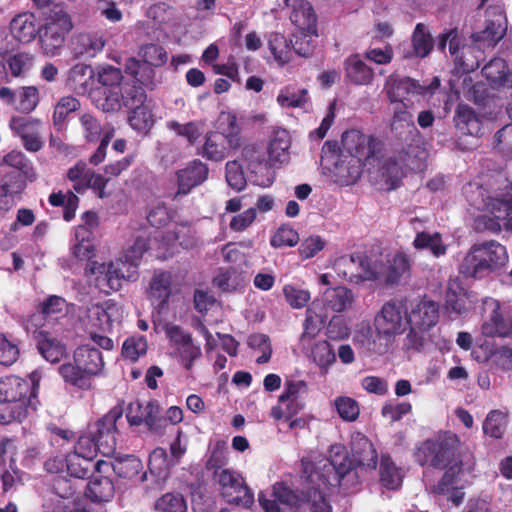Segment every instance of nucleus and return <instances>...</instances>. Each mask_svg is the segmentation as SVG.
Returning <instances> with one entry per match:
<instances>
[{
  "label": "nucleus",
  "instance_id": "15",
  "mask_svg": "<svg viewBox=\"0 0 512 512\" xmlns=\"http://www.w3.org/2000/svg\"><path fill=\"white\" fill-rule=\"evenodd\" d=\"M173 277L171 272L155 270L147 289V299L155 307L158 313L168 308L169 299L172 295Z\"/></svg>",
  "mask_w": 512,
  "mask_h": 512
},
{
  "label": "nucleus",
  "instance_id": "42",
  "mask_svg": "<svg viewBox=\"0 0 512 512\" xmlns=\"http://www.w3.org/2000/svg\"><path fill=\"white\" fill-rule=\"evenodd\" d=\"M101 268L104 270V274L96 278L99 289L105 294L119 291L124 280L123 271L113 262H110L107 267L103 264Z\"/></svg>",
  "mask_w": 512,
  "mask_h": 512
},
{
  "label": "nucleus",
  "instance_id": "14",
  "mask_svg": "<svg viewBox=\"0 0 512 512\" xmlns=\"http://www.w3.org/2000/svg\"><path fill=\"white\" fill-rule=\"evenodd\" d=\"M165 332L183 367L192 370L194 362L202 356L201 347L194 343L192 334L179 325L167 326Z\"/></svg>",
  "mask_w": 512,
  "mask_h": 512
},
{
  "label": "nucleus",
  "instance_id": "9",
  "mask_svg": "<svg viewBox=\"0 0 512 512\" xmlns=\"http://www.w3.org/2000/svg\"><path fill=\"white\" fill-rule=\"evenodd\" d=\"M342 149L344 153L368 165L372 164L379 157L383 149V143L373 135H367L360 130L351 129L342 135Z\"/></svg>",
  "mask_w": 512,
  "mask_h": 512
},
{
  "label": "nucleus",
  "instance_id": "7",
  "mask_svg": "<svg viewBox=\"0 0 512 512\" xmlns=\"http://www.w3.org/2000/svg\"><path fill=\"white\" fill-rule=\"evenodd\" d=\"M408 299L393 298L385 302L374 318L376 333L391 338L402 334L408 323Z\"/></svg>",
  "mask_w": 512,
  "mask_h": 512
},
{
  "label": "nucleus",
  "instance_id": "19",
  "mask_svg": "<svg viewBox=\"0 0 512 512\" xmlns=\"http://www.w3.org/2000/svg\"><path fill=\"white\" fill-rule=\"evenodd\" d=\"M438 320L439 305L429 299L420 300L408 312L409 326L417 327L421 331H428L438 323Z\"/></svg>",
  "mask_w": 512,
  "mask_h": 512
},
{
  "label": "nucleus",
  "instance_id": "57",
  "mask_svg": "<svg viewBox=\"0 0 512 512\" xmlns=\"http://www.w3.org/2000/svg\"><path fill=\"white\" fill-rule=\"evenodd\" d=\"M125 71L133 77L134 82L149 87L153 85L154 70L153 68L140 63L136 59H130L126 66Z\"/></svg>",
  "mask_w": 512,
  "mask_h": 512
},
{
  "label": "nucleus",
  "instance_id": "26",
  "mask_svg": "<svg viewBox=\"0 0 512 512\" xmlns=\"http://www.w3.org/2000/svg\"><path fill=\"white\" fill-rule=\"evenodd\" d=\"M482 74L492 88H512V73L502 58H493L483 68Z\"/></svg>",
  "mask_w": 512,
  "mask_h": 512
},
{
  "label": "nucleus",
  "instance_id": "30",
  "mask_svg": "<svg viewBox=\"0 0 512 512\" xmlns=\"http://www.w3.org/2000/svg\"><path fill=\"white\" fill-rule=\"evenodd\" d=\"M58 372L64 382L80 390H89L92 387L93 377L86 373L80 365L72 360L59 366Z\"/></svg>",
  "mask_w": 512,
  "mask_h": 512
},
{
  "label": "nucleus",
  "instance_id": "27",
  "mask_svg": "<svg viewBox=\"0 0 512 512\" xmlns=\"http://www.w3.org/2000/svg\"><path fill=\"white\" fill-rule=\"evenodd\" d=\"M452 56L458 71L468 74L479 68L483 58V50L475 44L467 45L464 40L458 51Z\"/></svg>",
  "mask_w": 512,
  "mask_h": 512
},
{
  "label": "nucleus",
  "instance_id": "61",
  "mask_svg": "<svg viewBox=\"0 0 512 512\" xmlns=\"http://www.w3.org/2000/svg\"><path fill=\"white\" fill-rule=\"evenodd\" d=\"M299 242L298 232L290 225H281L270 238L273 248L294 247Z\"/></svg>",
  "mask_w": 512,
  "mask_h": 512
},
{
  "label": "nucleus",
  "instance_id": "6",
  "mask_svg": "<svg viewBox=\"0 0 512 512\" xmlns=\"http://www.w3.org/2000/svg\"><path fill=\"white\" fill-rule=\"evenodd\" d=\"M72 29L73 22L69 13L60 6L51 8L39 31V42L44 54L51 57L59 55Z\"/></svg>",
  "mask_w": 512,
  "mask_h": 512
},
{
  "label": "nucleus",
  "instance_id": "55",
  "mask_svg": "<svg viewBox=\"0 0 512 512\" xmlns=\"http://www.w3.org/2000/svg\"><path fill=\"white\" fill-rule=\"evenodd\" d=\"M439 86L440 79L438 77H434L428 85H422L410 77L398 78V88L402 89L404 93H411L412 95L426 96L433 94Z\"/></svg>",
  "mask_w": 512,
  "mask_h": 512
},
{
  "label": "nucleus",
  "instance_id": "64",
  "mask_svg": "<svg viewBox=\"0 0 512 512\" xmlns=\"http://www.w3.org/2000/svg\"><path fill=\"white\" fill-rule=\"evenodd\" d=\"M98 452L101 453L100 443L96 441L92 432L80 436L74 447V453L91 461H94Z\"/></svg>",
  "mask_w": 512,
  "mask_h": 512
},
{
  "label": "nucleus",
  "instance_id": "33",
  "mask_svg": "<svg viewBox=\"0 0 512 512\" xmlns=\"http://www.w3.org/2000/svg\"><path fill=\"white\" fill-rule=\"evenodd\" d=\"M122 89L95 87L90 90L92 103L104 112H115L121 108Z\"/></svg>",
  "mask_w": 512,
  "mask_h": 512
},
{
  "label": "nucleus",
  "instance_id": "4",
  "mask_svg": "<svg viewBox=\"0 0 512 512\" xmlns=\"http://www.w3.org/2000/svg\"><path fill=\"white\" fill-rule=\"evenodd\" d=\"M508 261L507 249L496 240L473 244L459 265L465 278L483 279L501 269Z\"/></svg>",
  "mask_w": 512,
  "mask_h": 512
},
{
  "label": "nucleus",
  "instance_id": "62",
  "mask_svg": "<svg viewBox=\"0 0 512 512\" xmlns=\"http://www.w3.org/2000/svg\"><path fill=\"white\" fill-rule=\"evenodd\" d=\"M225 178L228 185L237 192L242 191L247 185L242 165L236 160L226 163Z\"/></svg>",
  "mask_w": 512,
  "mask_h": 512
},
{
  "label": "nucleus",
  "instance_id": "54",
  "mask_svg": "<svg viewBox=\"0 0 512 512\" xmlns=\"http://www.w3.org/2000/svg\"><path fill=\"white\" fill-rule=\"evenodd\" d=\"M52 491L57 497L56 506L64 505V503L75 502L76 487L74 483L64 477L56 476L52 481Z\"/></svg>",
  "mask_w": 512,
  "mask_h": 512
},
{
  "label": "nucleus",
  "instance_id": "48",
  "mask_svg": "<svg viewBox=\"0 0 512 512\" xmlns=\"http://www.w3.org/2000/svg\"><path fill=\"white\" fill-rule=\"evenodd\" d=\"M187 509V501L179 492H167L154 502L156 512H187Z\"/></svg>",
  "mask_w": 512,
  "mask_h": 512
},
{
  "label": "nucleus",
  "instance_id": "25",
  "mask_svg": "<svg viewBox=\"0 0 512 512\" xmlns=\"http://www.w3.org/2000/svg\"><path fill=\"white\" fill-rule=\"evenodd\" d=\"M73 360L93 378L98 376L104 368L101 351L90 345L79 346L73 353Z\"/></svg>",
  "mask_w": 512,
  "mask_h": 512
},
{
  "label": "nucleus",
  "instance_id": "2",
  "mask_svg": "<svg viewBox=\"0 0 512 512\" xmlns=\"http://www.w3.org/2000/svg\"><path fill=\"white\" fill-rule=\"evenodd\" d=\"M39 382L16 375L0 377V424L22 422L39 404Z\"/></svg>",
  "mask_w": 512,
  "mask_h": 512
},
{
  "label": "nucleus",
  "instance_id": "21",
  "mask_svg": "<svg viewBox=\"0 0 512 512\" xmlns=\"http://www.w3.org/2000/svg\"><path fill=\"white\" fill-rule=\"evenodd\" d=\"M291 8L290 20L300 30L310 34L317 33V16L311 3L307 0H284Z\"/></svg>",
  "mask_w": 512,
  "mask_h": 512
},
{
  "label": "nucleus",
  "instance_id": "46",
  "mask_svg": "<svg viewBox=\"0 0 512 512\" xmlns=\"http://www.w3.org/2000/svg\"><path fill=\"white\" fill-rule=\"evenodd\" d=\"M507 416L500 410H491L484 422L483 433L493 439H502L507 429Z\"/></svg>",
  "mask_w": 512,
  "mask_h": 512
},
{
  "label": "nucleus",
  "instance_id": "35",
  "mask_svg": "<svg viewBox=\"0 0 512 512\" xmlns=\"http://www.w3.org/2000/svg\"><path fill=\"white\" fill-rule=\"evenodd\" d=\"M81 107L80 101L74 96L61 97L56 103L52 115L53 126L57 131L67 127V118Z\"/></svg>",
  "mask_w": 512,
  "mask_h": 512
},
{
  "label": "nucleus",
  "instance_id": "11",
  "mask_svg": "<svg viewBox=\"0 0 512 512\" xmlns=\"http://www.w3.org/2000/svg\"><path fill=\"white\" fill-rule=\"evenodd\" d=\"M339 277L352 284L374 281L377 272L371 266L370 258L363 253H354L337 258L333 266Z\"/></svg>",
  "mask_w": 512,
  "mask_h": 512
},
{
  "label": "nucleus",
  "instance_id": "29",
  "mask_svg": "<svg viewBox=\"0 0 512 512\" xmlns=\"http://www.w3.org/2000/svg\"><path fill=\"white\" fill-rule=\"evenodd\" d=\"M39 353L49 362H59L66 355V346L47 331H39L36 336Z\"/></svg>",
  "mask_w": 512,
  "mask_h": 512
},
{
  "label": "nucleus",
  "instance_id": "49",
  "mask_svg": "<svg viewBox=\"0 0 512 512\" xmlns=\"http://www.w3.org/2000/svg\"><path fill=\"white\" fill-rule=\"evenodd\" d=\"M39 101L40 96L37 87L25 86L16 89V102L14 107L18 111L29 114L35 110Z\"/></svg>",
  "mask_w": 512,
  "mask_h": 512
},
{
  "label": "nucleus",
  "instance_id": "44",
  "mask_svg": "<svg viewBox=\"0 0 512 512\" xmlns=\"http://www.w3.org/2000/svg\"><path fill=\"white\" fill-rule=\"evenodd\" d=\"M48 201L54 207H63V218L65 221L70 222L75 218L80 200L73 191L69 190L66 194L62 191L51 193Z\"/></svg>",
  "mask_w": 512,
  "mask_h": 512
},
{
  "label": "nucleus",
  "instance_id": "10",
  "mask_svg": "<svg viewBox=\"0 0 512 512\" xmlns=\"http://www.w3.org/2000/svg\"><path fill=\"white\" fill-rule=\"evenodd\" d=\"M214 477L217 478L221 497L228 504L249 508L254 503V494L239 473L222 469L215 471Z\"/></svg>",
  "mask_w": 512,
  "mask_h": 512
},
{
  "label": "nucleus",
  "instance_id": "52",
  "mask_svg": "<svg viewBox=\"0 0 512 512\" xmlns=\"http://www.w3.org/2000/svg\"><path fill=\"white\" fill-rule=\"evenodd\" d=\"M90 173L91 168L84 161H78L68 169L67 178L73 183L74 192L84 194L87 191V181L89 180Z\"/></svg>",
  "mask_w": 512,
  "mask_h": 512
},
{
  "label": "nucleus",
  "instance_id": "39",
  "mask_svg": "<svg viewBox=\"0 0 512 512\" xmlns=\"http://www.w3.org/2000/svg\"><path fill=\"white\" fill-rule=\"evenodd\" d=\"M506 33V25L500 19L487 20L483 30L472 33L471 38L475 44L480 43L484 46H494Z\"/></svg>",
  "mask_w": 512,
  "mask_h": 512
},
{
  "label": "nucleus",
  "instance_id": "53",
  "mask_svg": "<svg viewBox=\"0 0 512 512\" xmlns=\"http://www.w3.org/2000/svg\"><path fill=\"white\" fill-rule=\"evenodd\" d=\"M139 55L143 60V64L149 67H161L167 60L168 55L166 50L159 44L148 43L142 45Z\"/></svg>",
  "mask_w": 512,
  "mask_h": 512
},
{
  "label": "nucleus",
  "instance_id": "36",
  "mask_svg": "<svg viewBox=\"0 0 512 512\" xmlns=\"http://www.w3.org/2000/svg\"><path fill=\"white\" fill-rule=\"evenodd\" d=\"M73 44L76 55L94 57L103 50L105 40L97 33H80L75 37Z\"/></svg>",
  "mask_w": 512,
  "mask_h": 512
},
{
  "label": "nucleus",
  "instance_id": "17",
  "mask_svg": "<svg viewBox=\"0 0 512 512\" xmlns=\"http://www.w3.org/2000/svg\"><path fill=\"white\" fill-rule=\"evenodd\" d=\"M208 174L207 164L199 159L190 161L185 168L178 170L176 173L178 190L174 198L190 193L193 188L207 180Z\"/></svg>",
  "mask_w": 512,
  "mask_h": 512
},
{
  "label": "nucleus",
  "instance_id": "59",
  "mask_svg": "<svg viewBox=\"0 0 512 512\" xmlns=\"http://www.w3.org/2000/svg\"><path fill=\"white\" fill-rule=\"evenodd\" d=\"M148 349L147 339L144 336L128 337L122 346V356L132 362L137 361L141 356L145 355Z\"/></svg>",
  "mask_w": 512,
  "mask_h": 512
},
{
  "label": "nucleus",
  "instance_id": "51",
  "mask_svg": "<svg viewBox=\"0 0 512 512\" xmlns=\"http://www.w3.org/2000/svg\"><path fill=\"white\" fill-rule=\"evenodd\" d=\"M143 86L137 82L131 85L125 83L122 87L121 106L128 109L145 106L147 96Z\"/></svg>",
  "mask_w": 512,
  "mask_h": 512
},
{
  "label": "nucleus",
  "instance_id": "18",
  "mask_svg": "<svg viewBox=\"0 0 512 512\" xmlns=\"http://www.w3.org/2000/svg\"><path fill=\"white\" fill-rule=\"evenodd\" d=\"M333 173L336 182L342 186H348L355 184L361 177L364 167L366 166L358 159L349 156L344 153V150L339 151V155H336V159L332 162Z\"/></svg>",
  "mask_w": 512,
  "mask_h": 512
},
{
  "label": "nucleus",
  "instance_id": "58",
  "mask_svg": "<svg viewBox=\"0 0 512 512\" xmlns=\"http://www.w3.org/2000/svg\"><path fill=\"white\" fill-rule=\"evenodd\" d=\"M308 100V91L304 88L294 90L287 87L282 89L277 96L278 104L282 107L288 108L303 107Z\"/></svg>",
  "mask_w": 512,
  "mask_h": 512
},
{
  "label": "nucleus",
  "instance_id": "22",
  "mask_svg": "<svg viewBox=\"0 0 512 512\" xmlns=\"http://www.w3.org/2000/svg\"><path fill=\"white\" fill-rule=\"evenodd\" d=\"M10 31L17 41L30 43L39 36L40 26L34 13L23 12L12 19Z\"/></svg>",
  "mask_w": 512,
  "mask_h": 512
},
{
  "label": "nucleus",
  "instance_id": "24",
  "mask_svg": "<svg viewBox=\"0 0 512 512\" xmlns=\"http://www.w3.org/2000/svg\"><path fill=\"white\" fill-rule=\"evenodd\" d=\"M345 79L356 86H366L372 83L374 71L359 54H352L344 61Z\"/></svg>",
  "mask_w": 512,
  "mask_h": 512
},
{
  "label": "nucleus",
  "instance_id": "63",
  "mask_svg": "<svg viewBox=\"0 0 512 512\" xmlns=\"http://www.w3.org/2000/svg\"><path fill=\"white\" fill-rule=\"evenodd\" d=\"M335 407L339 417L346 422H354L359 417V404L355 399L351 397L340 396L336 398Z\"/></svg>",
  "mask_w": 512,
  "mask_h": 512
},
{
  "label": "nucleus",
  "instance_id": "13",
  "mask_svg": "<svg viewBox=\"0 0 512 512\" xmlns=\"http://www.w3.org/2000/svg\"><path fill=\"white\" fill-rule=\"evenodd\" d=\"M123 408L120 405L111 408L103 417L94 424V429L90 430L100 443L101 454L110 455L114 453L117 447V437L119 429L117 422L123 417Z\"/></svg>",
  "mask_w": 512,
  "mask_h": 512
},
{
  "label": "nucleus",
  "instance_id": "31",
  "mask_svg": "<svg viewBox=\"0 0 512 512\" xmlns=\"http://www.w3.org/2000/svg\"><path fill=\"white\" fill-rule=\"evenodd\" d=\"M322 302L326 310L343 312L354 302V293L344 286L327 288L323 293Z\"/></svg>",
  "mask_w": 512,
  "mask_h": 512
},
{
  "label": "nucleus",
  "instance_id": "12",
  "mask_svg": "<svg viewBox=\"0 0 512 512\" xmlns=\"http://www.w3.org/2000/svg\"><path fill=\"white\" fill-rule=\"evenodd\" d=\"M126 418L131 426L145 424L150 432L163 434L166 428V419L160 416V407L154 401L130 402L126 409Z\"/></svg>",
  "mask_w": 512,
  "mask_h": 512
},
{
  "label": "nucleus",
  "instance_id": "40",
  "mask_svg": "<svg viewBox=\"0 0 512 512\" xmlns=\"http://www.w3.org/2000/svg\"><path fill=\"white\" fill-rule=\"evenodd\" d=\"M273 497L281 504L290 508H300L307 500V488L293 490L283 482H277L273 485Z\"/></svg>",
  "mask_w": 512,
  "mask_h": 512
},
{
  "label": "nucleus",
  "instance_id": "16",
  "mask_svg": "<svg viewBox=\"0 0 512 512\" xmlns=\"http://www.w3.org/2000/svg\"><path fill=\"white\" fill-rule=\"evenodd\" d=\"M385 89L389 102L394 105L391 129L397 130L399 127H414L413 116L402 100L405 95H410L411 93H404L402 89L398 88V78H390Z\"/></svg>",
  "mask_w": 512,
  "mask_h": 512
},
{
  "label": "nucleus",
  "instance_id": "37",
  "mask_svg": "<svg viewBox=\"0 0 512 512\" xmlns=\"http://www.w3.org/2000/svg\"><path fill=\"white\" fill-rule=\"evenodd\" d=\"M379 474L381 484L389 490H396L402 484V470L396 466L388 454L381 456Z\"/></svg>",
  "mask_w": 512,
  "mask_h": 512
},
{
  "label": "nucleus",
  "instance_id": "3",
  "mask_svg": "<svg viewBox=\"0 0 512 512\" xmlns=\"http://www.w3.org/2000/svg\"><path fill=\"white\" fill-rule=\"evenodd\" d=\"M218 122V130L206 133L204 144L197 151L198 155L214 162L223 161L244 144L242 129L235 113L222 111Z\"/></svg>",
  "mask_w": 512,
  "mask_h": 512
},
{
  "label": "nucleus",
  "instance_id": "34",
  "mask_svg": "<svg viewBox=\"0 0 512 512\" xmlns=\"http://www.w3.org/2000/svg\"><path fill=\"white\" fill-rule=\"evenodd\" d=\"M291 146V137L287 130L277 129L269 142L268 155L273 163H284L289 159V149Z\"/></svg>",
  "mask_w": 512,
  "mask_h": 512
},
{
  "label": "nucleus",
  "instance_id": "60",
  "mask_svg": "<svg viewBox=\"0 0 512 512\" xmlns=\"http://www.w3.org/2000/svg\"><path fill=\"white\" fill-rule=\"evenodd\" d=\"M247 345L253 350L261 351V355L256 359L257 364L269 362L272 356V346L268 335L263 333H253L248 336Z\"/></svg>",
  "mask_w": 512,
  "mask_h": 512
},
{
  "label": "nucleus",
  "instance_id": "50",
  "mask_svg": "<svg viewBox=\"0 0 512 512\" xmlns=\"http://www.w3.org/2000/svg\"><path fill=\"white\" fill-rule=\"evenodd\" d=\"M268 48L275 61L284 65L291 60V46L281 33L273 32L268 37Z\"/></svg>",
  "mask_w": 512,
  "mask_h": 512
},
{
  "label": "nucleus",
  "instance_id": "5",
  "mask_svg": "<svg viewBox=\"0 0 512 512\" xmlns=\"http://www.w3.org/2000/svg\"><path fill=\"white\" fill-rule=\"evenodd\" d=\"M303 474L307 483L323 484V487L339 485L342 479L352 470L353 460L343 445H332L329 458L316 465L310 461H302Z\"/></svg>",
  "mask_w": 512,
  "mask_h": 512
},
{
  "label": "nucleus",
  "instance_id": "1",
  "mask_svg": "<svg viewBox=\"0 0 512 512\" xmlns=\"http://www.w3.org/2000/svg\"><path fill=\"white\" fill-rule=\"evenodd\" d=\"M414 456L421 466L429 464L435 469L445 470L431 489L435 495L446 494L465 472H472L475 466L473 453L461 443L457 434L451 432L423 441Z\"/></svg>",
  "mask_w": 512,
  "mask_h": 512
},
{
  "label": "nucleus",
  "instance_id": "28",
  "mask_svg": "<svg viewBox=\"0 0 512 512\" xmlns=\"http://www.w3.org/2000/svg\"><path fill=\"white\" fill-rule=\"evenodd\" d=\"M105 474L97 473V475H92L91 480L87 484L85 495L94 503L108 502L114 496V484Z\"/></svg>",
  "mask_w": 512,
  "mask_h": 512
},
{
  "label": "nucleus",
  "instance_id": "45",
  "mask_svg": "<svg viewBox=\"0 0 512 512\" xmlns=\"http://www.w3.org/2000/svg\"><path fill=\"white\" fill-rule=\"evenodd\" d=\"M413 54L416 57L425 58L433 49V38L428 28L423 23H418L412 34Z\"/></svg>",
  "mask_w": 512,
  "mask_h": 512
},
{
  "label": "nucleus",
  "instance_id": "47",
  "mask_svg": "<svg viewBox=\"0 0 512 512\" xmlns=\"http://www.w3.org/2000/svg\"><path fill=\"white\" fill-rule=\"evenodd\" d=\"M411 263L409 257L404 253L394 255L386 274L385 281L387 284H398L403 277H409Z\"/></svg>",
  "mask_w": 512,
  "mask_h": 512
},
{
  "label": "nucleus",
  "instance_id": "38",
  "mask_svg": "<svg viewBox=\"0 0 512 512\" xmlns=\"http://www.w3.org/2000/svg\"><path fill=\"white\" fill-rule=\"evenodd\" d=\"M413 247L416 250H429L436 258L444 256L447 252V245L443 243L442 236L438 232L433 234L426 231L418 232L413 240Z\"/></svg>",
  "mask_w": 512,
  "mask_h": 512
},
{
  "label": "nucleus",
  "instance_id": "43",
  "mask_svg": "<svg viewBox=\"0 0 512 512\" xmlns=\"http://www.w3.org/2000/svg\"><path fill=\"white\" fill-rule=\"evenodd\" d=\"M97 462L88 460L74 452L66 456V469L71 477L85 479L96 472Z\"/></svg>",
  "mask_w": 512,
  "mask_h": 512
},
{
  "label": "nucleus",
  "instance_id": "32",
  "mask_svg": "<svg viewBox=\"0 0 512 512\" xmlns=\"http://www.w3.org/2000/svg\"><path fill=\"white\" fill-rule=\"evenodd\" d=\"M351 452L353 462L360 467L375 469L378 460V454L372 442L365 436L352 441Z\"/></svg>",
  "mask_w": 512,
  "mask_h": 512
},
{
  "label": "nucleus",
  "instance_id": "56",
  "mask_svg": "<svg viewBox=\"0 0 512 512\" xmlns=\"http://www.w3.org/2000/svg\"><path fill=\"white\" fill-rule=\"evenodd\" d=\"M308 484L305 504L310 505L311 512H332V507L322 491L323 484Z\"/></svg>",
  "mask_w": 512,
  "mask_h": 512
},
{
  "label": "nucleus",
  "instance_id": "8",
  "mask_svg": "<svg viewBox=\"0 0 512 512\" xmlns=\"http://www.w3.org/2000/svg\"><path fill=\"white\" fill-rule=\"evenodd\" d=\"M482 334L486 337L506 338L512 335V309L491 297L482 300Z\"/></svg>",
  "mask_w": 512,
  "mask_h": 512
},
{
  "label": "nucleus",
  "instance_id": "20",
  "mask_svg": "<svg viewBox=\"0 0 512 512\" xmlns=\"http://www.w3.org/2000/svg\"><path fill=\"white\" fill-rule=\"evenodd\" d=\"M141 460L134 455L115 457L112 462L98 460L96 473H110L113 471L119 478L132 479L141 471Z\"/></svg>",
  "mask_w": 512,
  "mask_h": 512
},
{
  "label": "nucleus",
  "instance_id": "41",
  "mask_svg": "<svg viewBox=\"0 0 512 512\" xmlns=\"http://www.w3.org/2000/svg\"><path fill=\"white\" fill-rule=\"evenodd\" d=\"M68 80L75 91L89 93L93 89L94 70L90 65L76 64L69 71Z\"/></svg>",
  "mask_w": 512,
  "mask_h": 512
},
{
  "label": "nucleus",
  "instance_id": "23",
  "mask_svg": "<svg viewBox=\"0 0 512 512\" xmlns=\"http://www.w3.org/2000/svg\"><path fill=\"white\" fill-rule=\"evenodd\" d=\"M454 122L457 130L464 135L479 137L482 134V117L468 104L457 105Z\"/></svg>",
  "mask_w": 512,
  "mask_h": 512
}]
</instances>
